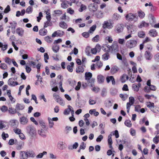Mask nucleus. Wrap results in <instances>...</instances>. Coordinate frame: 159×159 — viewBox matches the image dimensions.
<instances>
[{
    "mask_svg": "<svg viewBox=\"0 0 159 159\" xmlns=\"http://www.w3.org/2000/svg\"><path fill=\"white\" fill-rule=\"evenodd\" d=\"M26 129L27 133L32 136L36 134V129L34 125H30L26 127Z\"/></svg>",
    "mask_w": 159,
    "mask_h": 159,
    "instance_id": "f257e3e1",
    "label": "nucleus"
},
{
    "mask_svg": "<svg viewBox=\"0 0 159 159\" xmlns=\"http://www.w3.org/2000/svg\"><path fill=\"white\" fill-rule=\"evenodd\" d=\"M137 40L134 39H131L128 41L126 43V47L129 48H132L136 47L138 44Z\"/></svg>",
    "mask_w": 159,
    "mask_h": 159,
    "instance_id": "f03ea898",
    "label": "nucleus"
},
{
    "mask_svg": "<svg viewBox=\"0 0 159 159\" xmlns=\"http://www.w3.org/2000/svg\"><path fill=\"white\" fill-rule=\"evenodd\" d=\"M125 17L126 19L129 21H134V22H136L138 20V16L131 13L127 15Z\"/></svg>",
    "mask_w": 159,
    "mask_h": 159,
    "instance_id": "7ed1b4c3",
    "label": "nucleus"
},
{
    "mask_svg": "<svg viewBox=\"0 0 159 159\" xmlns=\"http://www.w3.org/2000/svg\"><path fill=\"white\" fill-rule=\"evenodd\" d=\"M128 33L133 34L136 30L137 27L135 25L132 24H129L126 26Z\"/></svg>",
    "mask_w": 159,
    "mask_h": 159,
    "instance_id": "20e7f679",
    "label": "nucleus"
},
{
    "mask_svg": "<svg viewBox=\"0 0 159 159\" xmlns=\"http://www.w3.org/2000/svg\"><path fill=\"white\" fill-rule=\"evenodd\" d=\"M124 27L123 24H118L115 26V31L117 33H121L123 31Z\"/></svg>",
    "mask_w": 159,
    "mask_h": 159,
    "instance_id": "39448f33",
    "label": "nucleus"
},
{
    "mask_svg": "<svg viewBox=\"0 0 159 159\" xmlns=\"http://www.w3.org/2000/svg\"><path fill=\"white\" fill-rule=\"evenodd\" d=\"M29 121V119L25 116H21L19 118L20 123L22 125H27Z\"/></svg>",
    "mask_w": 159,
    "mask_h": 159,
    "instance_id": "423d86ee",
    "label": "nucleus"
},
{
    "mask_svg": "<svg viewBox=\"0 0 159 159\" xmlns=\"http://www.w3.org/2000/svg\"><path fill=\"white\" fill-rule=\"evenodd\" d=\"M48 128H41L38 130V132L39 135L43 138H45L46 136V132Z\"/></svg>",
    "mask_w": 159,
    "mask_h": 159,
    "instance_id": "0eeeda50",
    "label": "nucleus"
},
{
    "mask_svg": "<svg viewBox=\"0 0 159 159\" xmlns=\"http://www.w3.org/2000/svg\"><path fill=\"white\" fill-rule=\"evenodd\" d=\"M110 51L113 53H115L118 51L117 44L116 43H114L112 45L110 46Z\"/></svg>",
    "mask_w": 159,
    "mask_h": 159,
    "instance_id": "6e6552de",
    "label": "nucleus"
},
{
    "mask_svg": "<svg viewBox=\"0 0 159 159\" xmlns=\"http://www.w3.org/2000/svg\"><path fill=\"white\" fill-rule=\"evenodd\" d=\"M64 32L63 31L60 30H58L55 31L52 34V37H62L64 34Z\"/></svg>",
    "mask_w": 159,
    "mask_h": 159,
    "instance_id": "1a4fd4ad",
    "label": "nucleus"
},
{
    "mask_svg": "<svg viewBox=\"0 0 159 159\" xmlns=\"http://www.w3.org/2000/svg\"><path fill=\"white\" fill-rule=\"evenodd\" d=\"M20 159H27L28 158L26 151H20L19 153Z\"/></svg>",
    "mask_w": 159,
    "mask_h": 159,
    "instance_id": "9d476101",
    "label": "nucleus"
},
{
    "mask_svg": "<svg viewBox=\"0 0 159 159\" xmlns=\"http://www.w3.org/2000/svg\"><path fill=\"white\" fill-rule=\"evenodd\" d=\"M148 19L149 20V24L153 26L154 23H155V18L154 16L152 14H150L148 16Z\"/></svg>",
    "mask_w": 159,
    "mask_h": 159,
    "instance_id": "9b49d317",
    "label": "nucleus"
},
{
    "mask_svg": "<svg viewBox=\"0 0 159 159\" xmlns=\"http://www.w3.org/2000/svg\"><path fill=\"white\" fill-rule=\"evenodd\" d=\"M9 124L11 126L17 127L18 126V122L16 119H12L10 121Z\"/></svg>",
    "mask_w": 159,
    "mask_h": 159,
    "instance_id": "f8f14e48",
    "label": "nucleus"
},
{
    "mask_svg": "<svg viewBox=\"0 0 159 159\" xmlns=\"http://www.w3.org/2000/svg\"><path fill=\"white\" fill-rule=\"evenodd\" d=\"M8 84L9 85L11 86H14L16 85H18L19 84L17 82H15L14 81V79L12 78H10L9 79L8 81Z\"/></svg>",
    "mask_w": 159,
    "mask_h": 159,
    "instance_id": "ddd939ff",
    "label": "nucleus"
},
{
    "mask_svg": "<svg viewBox=\"0 0 159 159\" xmlns=\"http://www.w3.org/2000/svg\"><path fill=\"white\" fill-rule=\"evenodd\" d=\"M149 26V23H147L145 21L143 20L138 25V27L139 28H141L143 27H148Z\"/></svg>",
    "mask_w": 159,
    "mask_h": 159,
    "instance_id": "4468645a",
    "label": "nucleus"
},
{
    "mask_svg": "<svg viewBox=\"0 0 159 159\" xmlns=\"http://www.w3.org/2000/svg\"><path fill=\"white\" fill-rule=\"evenodd\" d=\"M57 147L60 150H61L64 149L66 147L65 143L62 141H60L58 142L57 144Z\"/></svg>",
    "mask_w": 159,
    "mask_h": 159,
    "instance_id": "2eb2a0df",
    "label": "nucleus"
},
{
    "mask_svg": "<svg viewBox=\"0 0 159 159\" xmlns=\"http://www.w3.org/2000/svg\"><path fill=\"white\" fill-rule=\"evenodd\" d=\"M141 86L140 83H134L133 84L132 88L134 90L135 92H138L139 91V88Z\"/></svg>",
    "mask_w": 159,
    "mask_h": 159,
    "instance_id": "dca6fc26",
    "label": "nucleus"
},
{
    "mask_svg": "<svg viewBox=\"0 0 159 159\" xmlns=\"http://www.w3.org/2000/svg\"><path fill=\"white\" fill-rule=\"evenodd\" d=\"M93 13L98 18H101L103 17V13L101 11H93Z\"/></svg>",
    "mask_w": 159,
    "mask_h": 159,
    "instance_id": "f3484780",
    "label": "nucleus"
},
{
    "mask_svg": "<svg viewBox=\"0 0 159 159\" xmlns=\"http://www.w3.org/2000/svg\"><path fill=\"white\" fill-rule=\"evenodd\" d=\"M66 0H61L62 2L61 4V7L63 9H66L68 7L69 2Z\"/></svg>",
    "mask_w": 159,
    "mask_h": 159,
    "instance_id": "a211bd4d",
    "label": "nucleus"
},
{
    "mask_svg": "<svg viewBox=\"0 0 159 159\" xmlns=\"http://www.w3.org/2000/svg\"><path fill=\"white\" fill-rule=\"evenodd\" d=\"M97 79L98 83L99 84H102L104 82V77L102 75H98Z\"/></svg>",
    "mask_w": 159,
    "mask_h": 159,
    "instance_id": "6ab92c4d",
    "label": "nucleus"
},
{
    "mask_svg": "<svg viewBox=\"0 0 159 159\" xmlns=\"http://www.w3.org/2000/svg\"><path fill=\"white\" fill-rule=\"evenodd\" d=\"M157 32L155 29L151 30L149 32V35L151 37H155L157 35Z\"/></svg>",
    "mask_w": 159,
    "mask_h": 159,
    "instance_id": "aec40b11",
    "label": "nucleus"
},
{
    "mask_svg": "<svg viewBox=\"0 0 159 159\" xmlns=\"http://www.w3.org/2000/svg\"><path fill=\"white\" fill-rule=\"evenodd\" d=\"M119 70L118 67L116 66H113L111 67V74L113 75L116 73Z\"/></svg>",
    "mask_w": 159,
    "mask_h": 159,
    "instance_id": "412c9836",
    "label": "nucleus"
},
{
    "mask_svg": "<svg viewBox=\"0 0 159 159\" xmlns=\"http://www.w3.org/2000/svg\"><path fill=\"white\" fill-rule=\"evenodd\" d=\"M7 124V122L6 121L0 120V129L5 128Z\"/></svg>",
    "mask_w": 159,
    "mask_h": 159,
    "instance_id": "4be33fe9",
    "label": "nucleus"
},
{
    "mask_svg": "<svg viewBox=\"0 0 159 159\" xmlns=\"http://www.w3.org/2000/svg\"><path fill=\"white\" fill-rule=\"evenodd\" d=\"M39 123L41 127V128H48L45 123L42 120L39 121Z\"/></svg>",
    "mask_w": 159,
    "mask_h": 159,
    "instance_id": "5701e85b",
    "label": "nucleus"
},
{
    "mask_svg": "<svg viewBox=\"0 0 159 159\" xmlns=\"http://www.w3.org/2000/svg\"><path fill=\"white\" fill-rule=\"evenodd\" d=\"M89 10H97L98 7V6L96 4L92 3L89 5Z\"/></svg>",
    "mask_w": 159,
    "mask_h": 159,
    "instance_id": "b1692460",
    "label": "nucleus"
},
{
    "mask_svg": "<svg viewBox=\"0 0 159 159\" xmlns=\"http://www.w3.org/2000/svg\"><path fill=\"white\" fill-rule=\"evenodd\" d=\"M116 55H117V57L118 59L120 60H122L123 62L125 65V66H127L128 63H127V62L126 61V60L125 59H123L122 60V56L120 54L118 53H117L116 54Z\"/></svg>",
    "mask_w": 159,
    "mask_h": 159,
    "instance_id": "393cba45",
    "label": "nucleus"
},
{
    "mask_svg": "<svg viewBox=\"0 0 159 159\" xmlns=\"http://www.w3.org/2000/svg\"><path fill=\"white\" fill-rule=\"evenodd\" d=\"M144 57L147 60H150L151 59V55L150 52L148 51H146L144 54Z\"/></svg>",
    "mask_w": 159,
    "mask_h": 159,
    "instance_id": "a878e982",
    "label": "nucleus"
},
{
    "mask_svg": "<svg viewBox=\"0 0 159 159\" xmlns=\"http://www.w3.org/2000/svg\"><path fill=\"white\" fill-rule=\"evenodd\" d=\"M28 157L33 158L36 156L35 152L33 151H29L26 152Z\"/></svg>",
    "mask_w": 159,
    "mask_h": 159,
    "instance_id": "bb28decb",
    "label": "nucleus"
},
{
    "mask_svg": "<svg viewBox=\"0 0 159 159\" xmlns=\"http://www.w3.org/2000/svg\"><path fill=\"white\" fill-rule=\"evenodd\" d=\"M74 66V63L73 62H71L70 63V65H68L67 66V69L68 71L70 72H72L73 71V68Z\"/></svg>",
    "mask_w": 159,
    "mask_h": 159,
    "instance_id": "cd10ccee",
    "label": "nucleus"
},
{
    "mask_svg": "<svg viewBox=\"0 0 159 159\" xmlns=\"http://www.w3.org/2000/svg\"><path fill=\"white\" fill-rule=\"evenodd\" d=\"M84 71V68L82 66H79L78 67L76 68V71L78 73H83Z\"/></svg>",
    "mask_w": 159,
    "mask_h": 159,
    "instance_id": "c85d7f7f",
    "label": "nucleus"
},
{
    "mask_svg": "<svg viewBox=\"0 0 159 159\" xmlns=\"http://www.w3.org/2000/svg\"><path fill=\"white\" fill-rule=\"evenodd\" d=\"M92 76V74L90 72H86L85 73V79L88 81L90 80Z\"/></svg>",
    "mask_w": 159,
    "mask_h": 159,
    "instance_id": "c756f323",
    "label": "nucleus"
},
{
    "mask_svg": "<svg viewBox=\"0 0 159 159\" xmlns=\"http://www.w3.org/2000/svg\"><path fill=\"white\" fill-rule=\"evenodd\" d=\"M48 126L50 128H52L54 125V123L50 117H48Z\"/></svg>",
    "mask_w": 159,
    "mask_h": 159,
    "instance_id": "7c9ffc66",
    "label": "nucleus"
},
{
    "mask_svg": "<svg viewBox=\"0 0 159 159\" xmlns=\"http://www.w3.org/2000/svg\"><path fill=\"white\" fill-rule=\"evenodd\" d=\"M25 108L24 105L21 104L17 103L16 106V110H22Z\"/></svg>",
    "mask_w": 159,
    "mask_h": 159,
    "instance_id": "2f4dec72",
    "label": "nucleus"
},
{
    "mask_svg": "<svg viewBox=\"0 0 159 159\" xmlns=\"http://www.w3.org/2000/svg\"><path fill=\"white\" fill-rule=\"evenodd\" d=\"M24 30L21 28H18L16 30V33L20 36H22L24 33Z\"/></svg>",
    "mask_w": 159,
    "mask_h": 159,
    "instance_id": "473e14b6",
    "label": "nucleus"
},
{
    "mask_svg": "<svg viewBox=\"0 0 159 159\" xmlns=\"http://www.w3.org/2000/svg\"><path fill=\"white\" fill-rule=\"evenodd\" d=\"M96 111L95 109H91L89 110V113L91 115L94 114L95 116H97L99 114V113Z\"/></svg>",
    "mask_w": 159,
    "mask_h": 159,
    "instance_id": "72a5a7b5",
    "label": "nucleus"
},
{
    "mask_svg": "<svg viewBox=\"0 0 159 159\" xmlns=\"http://www.w3.org/2000/svg\"><path fill=\"white\" fill-rule=\"evenodd\" d=\"M59 26L64 29H66L67 27L66 24L64 21H61L59 23Z\"/></svg>",
    "mask_w": 159,
    "mask_h": 159,
    "instance_id": "f704fd0d",
    "label": "nucleus"
},
{
    "mask_svg": "<svg viewBox=\"0 0 159 159\" xmlns=\"http://www.w3.org/2000/svg\"><path fill=\"white\" fill-rule=\"evenodd\" d=\"M68 108L66 109L64 112V114L65 115H67L69 114L71 110L72 107L70 105H68Z\"/></svg>",
    "mask_w": 159,
    "mask_h": 159,
    "instance_id": "c9c22d12",
    "label": "nucleus"
},
{
    "mask_svg": "<svg viewBox=\"0 0 159 159\" xmlns=\"http://www.w3.org/2000/svg\"><path fill=\"white\" fill-rule=\"evenodd\" d=\"M47 152L46 151H43L42 153H39L37 156H36L37 158H42L44 155H47Z\"/></svg>",
    "mask_w": 159,
    "mask_h": 159,
    "instance_id": "e433bc0d",
    "label": "nucleus"
},
{
    "mask_svg": "<svg viewBox=\"0 0 159 159\" xmlns=\"http://www.w3.org/2000/svg\"><path fill=\"white\" fill-rule=\"evenodd\" d=\"M102 49L106 52H109V45L107 44H103L102 46Z\"/></svg>",
    "mask_w": 159,
    "mask_h": 159,
    "instance_id": "4c0bfd02",
    "label": "nucleus"
},
{
    "mask_svg": "<svg viewBox=\"0 0 159 159\" xmlns=\"http://www.w3.org/2000/svg\"><path fill=\"white\" fill-rule=\"evenodd\" d=\"M45 40L48 43H50L52 41L53 39L50 36H47L44 37Z\"/></svg>",
    "mask_w": 159,
    "mask_h": 159,
    "instance_id": "58836bf2",
    "label": "nucleus"
},
{
    "mask_svg": "<svg viewBox=\"0 0 159 159\" xmlns=\"http://www.w3.org/2000/svg\"><path fill=\"white\" fill-rule=\"evenodd\" d=\"M138 36L140 38H143L145 35V32L143 31H140L138 32Z\"/></svg>",
    "mask_w": 159,
    "mask_h": 159,
    "instance_id": "ea45409f",
    "label": "nucleus"
},
{
    "mask_svg": "<svg viewBox=\"0 0 159 159\" xmlns=\"http://www.w3.org/2000/svg\"><path fill=\"white\" fill-rule=\"evenodd\" d=\"M91 51V48L89 46H87L85 49V52L86 55L88 56H90V51Z\"/></svg>",
    "mask_w": 159,
    "mask_h": 159,
    "instance_id": "a19ab883",
    "label": "nucleus"
},
{
    "mask_svg": "<svg viewBox=\"0 0 159 159\" xmlns=\"http://www.w3.org/2000/svg\"><path fill=\"white\" fill-rule=\"evenodd\" d=\"M134 102V98L133 97H130L129 98V102L127 103V104H129L131 106V105H133Z\"/></svg>",
    "mask_w": 159,
    "mask_h": 159,
    "instance_id": "79ce46f5",
    "label": "nucleus"
},
{
    "mask_svg": "<svg viewBox=\"0 0 159 159\" xmlns=\"http://www.w3.org/2000/svg\"><path fill=\"white\" fill-rule=\"evenodd\" d=\"M47 31L45 29H41L39 31V34L42 36H44L46 34Z\"/></svg>",
    "mask_w": 159,
    "mask_h": 159,
    "instance_id": "37998d69",
    "label": "nucleus"
},
{
    "mask_svg": "<svg viewBox=\"0 0 159 159\" xmlns=\"http://www.w3.org/2000/svg\"><path fill=\"white\" fill-rule=\"evenodd\" d=\"M109 57V53L107 52L102 56V59L104 60H106L108 59Z\"/></svg>",
    "mask_w": 159,
    "mask_h": 159,
    "instance_id": "c03bdc74",
    "label": "nucleus"
},
{
    "mask_svg": "<svg viewBox=\"0 0 159 159\" xmlns=\"http://www.w3.org/2000/svg\"><path fill=\"white\" fill-rule=\"evenodd\" d=\"M138 16L140 18H143L145 16V14L144 12L143 11H140L138 12Z\"/></svg>",
    "mask_w": 159,
    "mask_h": 159,
    "instance_id": "a18cd8bd",
    "label": "nucleus"
},
{
    "mask_svg": "<svg viewBox=\"0 0 159 159\" xmlns=\"http://www.w3.org/2000/svg\"><path fill=\"white\" fill-rule=\"evenodd\" d=\"M25 11H21L20 12L19 11H18L16 12V16L17 17H19L20 16H23L25 13Z\"/></svg>",
    "mask_w": 159,
    "mask_h": 159,
    "instance_id": "49530a36",
    "label": "nucleus"
},
{
    "mask_svg": "<svg viewBox=\"0 0 159 159\" xmlns=\"http://www.w3.org/2000/svg\"><path fill=\"white\" fill-rule=\"evenodd\" d=\"M52 49L55 52H57L59 49V47L58 45H54L52 46Z\"/></svg>",
    "mask_w": 159,
    "mask_h": 159,
    "instance_id": "de8ad7c7",
    "label": "nucleus"
},
{
    "mask_svg": "<svg viewBox=\"0 0 159 159\" xmlns=\"http://www.w3.org/2000/svg\"><path fill=\"white\" fill-rule=\"evenodd\" d=\"M125 125L128 127H130L132 126L131 121L129 120H126L125 122Z\"/></svg>",
    "mask_w": 159,
    "mask_h": 159,
    "instance_id": "09e8293b",
    "label": "nucleus"
},
{
    "mask_svg": "<svg viewBox=\"0 0 159 159\" xmlns=\"http://www.w3.org/2000/svg\"><path fill=\"white\" fill-rule=\"evenodd\" d=\"M128 77L125 75H123L121 78V81L122 83H124L125 81L128 80Z\"/></svg>",
    "mask_w": 159,
    "mask_h": 159,
    "instance_id": "8fccbe9b",
    "label": "nucleus"
},
{
    "mask_svg": "<svg viewBox=\"0 0 159 159\" xmlns=\"http://www.w3.org/2000/svg\"><path fill=\"white\" fill-rule=\"evenodd\" d=\"M9 112L11 114H14L16 112V109H14L12 107L9 108L8 110Z\"/></svg>",
    "mask_w": 159,
    "mask_h": 159,
    "instance_id": "3c124183",
    "label": "nucleus"
},
{
    "mask_svg": "<svg viewBox=\"0 0 159 159\" xmlns=\"http://www.w3.org/2000/svg\"><path fill=\"white\" fill-rule=\"evenodd\" d=\"M99 40V36L98 35H97L96 36H95L94 37H93L92 39V40L93 42H97Z\"/></svg>",
    "mask_w": 159,
    "mask_h": 159,
    "instance_id": "603ef678",
    "label": "nucleus"
},
{
    "mask_svg": "<svg viewBox=\"0 0 159 159\" xmlns=\"http://www.w3.org/2000/svg\"><path fill=\"white\" fill-rule=\"evenodd\" d=\"M49 11H45L46 14V17L47 20L48 21H50L51 20V16L49 12Z\"/></svg>",
    "mask_w": 159,
    "mask_h": 159,
    "instance_id": "864d4df0",
    "label": "nucleus"
},
{
    "mask_svg": "<svg viewBox=\"0 0 159 159\" xmlns=\"http://www.w3.org/2000/svg\"><path fill=\"white\" fill-rule=\"evenodd\" d=\"M2 137L4 140H5L6 138L9 137V135L7 134H6L4 132H3L2 134Z\"/></svg>",
    "mask_w": 159,
    "mask_h": 159,
    "instance_id": "5fc2aeb1",
    "label": "nucleus"
},
{
    "mask_svg": "<svg viewBox=\"0 0 159 159\" xmlns=\"http://www.w3.org/2000/svg\"><path fill=\"white\" fill-rule=\"evenodd\" d=\"M5 61L9 65H10L11 63L12 60L8 57H6L5 59Z\"/></svg>",
    "mask_w": 159,
    "mask_h": 159,
    "instance_id": "6e6d98bb",
    "label": "nucleus"
},
{
    "mask_svg": "<svg viewBox=\"0 0 159 159\" xmlns=\"http://www.w3.org/2000/svg\"><path fill=\"white\" fill-rule=\"evenodd\" d=\"M0 67L2 70H6L7 69V66L6 64L3 63L0 64Z\"/></svg>",
    "mask_w": 159,
    "mask_h": 159,
    "instance_id": "4d7b16f0",
    "label": "nucleus"
},
{
    "mask_svg": "<svg viewBox=\"0 0 159 159\" xmlns=\"http://www.w3.org/2000/svg\"><path fill=\"white\" fill-rule=\"evenodd\" d=\"M109 26V23L107 21H105L102 24V27L104 29L108 28Z\"/></svg>",
    "mask_w": 159,
    "mask_h": 159,
    "instance_id": "13d9d810",
    "label": "nucleus"
},
{
    "mask_svg": "<svg viewBox=\"0 0 159 159\" xmlns=\"http://www.w3.org/2000/svg\"><path fill=\"white\" fill-rule=\"evenodd\" d=\"M111 134L115 136L116 138H118L119 137V134L117 130H115V131L111 132Z\"/></svg>",
    "mask_w": 159,
    "mask_h": 159,
    "instance_id": "bf43d9fd",
    "label": "nucleus"
},
{
    "mask_svg": "<svg viewBox=\"0 0 159 159\" xmlns=\"http://www.w3.org/2000/svg\"><path fill=\"white\" fill-rule=\"evenodd\" d=\"M95 48L97 50L98 52H100L102 48V47L99 44H97L95 46Z\"/></svg>",
    "mask_w": 159,
    "mask_h": 159,
    "instance_id": "052dcab7",
    "label": "nucleus"
},
{
    "mask_svg": "<svg viewBox=\"0 0 159 159\" xmlns=\"http://www.w3.org/2000/svg\"><path fill=\"white\" fill-rule=\"evenodd\" d=\"M96 25H93L90 28L89 32V33H92L95 30L96 28Z\"/></svg>",
    "mask_w": 159,
    "mask_h": 159,
    "instance_id": "680f3d73",
    "label": "nucleus"
},
{
    "mask_svg": "<svg viewBox=\"0 0 159 159\" xmlns=\"http://www.w3.org/2000/svg\"><path fill=\"white\" fill-rule=\"evenodd\" d=\"M13 131L16 134H19L21 133V130L19 128H15L13 129Z\"/></svg>",
    "mask_w": 159,
    "mask_h": 159,
    "instance_id": "e2e57ef3",
    "label": "nucleus"
},
{
    "mask_svg": "<svg viewBox=\"0 0 159 159\" xmlns=\"http://www.w3.org/2000/svg\"><path fill=\"white\" fill-rule=\"evenodd\" d=\"M1 110L2 112H5L7 111L8 108L5 106H3L1 108Z\"/></svg>",
    "mask_w": 159,
    "mask_h": 159,
    "instance_id": "0e129e2a",
    "label": "nucleus"
},
{
    "mask_svg": "<svg viewBox=\"0 0 159 159\" xmlns=\"http://www.w3.org/2000/svg\"><path fill=\"white\" fill-rule=\"evenodd\" d=\"M145 7H147L148 6H149L150 7V8L151 10H152L153 9H154V7L152 5V4L151 2H149V3H146L145 4Z\"/></svg>",
    "mask_w": 159,
    "mask_h": 159,
    "instance_id": "69168bd1",
    "label": "nucleus"
},
{
    "mask_svg": "<svg viewBox=\"0 0 159 159\" xmlns=\"http://www.w3.org/2000/svg\"><path fill=\"white\" fill-rule=\"evenodd\" d=\"M107 95V90L105 88H103L102 89V93L101 95L103 97Z\"/></svg>",
    "mask_w": 159,
    "mask_h": 159,
    "instance_id": "338daca9",
    "label": "nucleus"
},
{
    "mask_svg": "<svg viewBox=\"0 0 159 159\" xmlns=\"http://www.w3.org/2000/svg\"><path fill=\"white\" fill-rule=\"evenodd\" d=\"M53 96L54 98V99L57 102H59V101L61 99V98L58 95H57L56 94H54Z\"/></svg>",
    "mask_w": 159,
    "mask_h": 159,
    "instance_id": "774afa93",
    "label": "nucleus"
}]
</instances>
